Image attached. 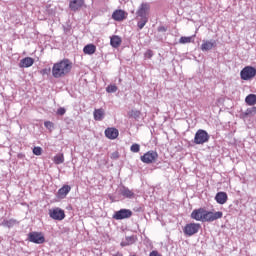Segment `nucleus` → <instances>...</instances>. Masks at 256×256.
Instances as JSON below:
<instances>
[{
    "instance_id": "1",
    "label": "nucleus",
    "mask_w": 256,
    "mask_h": 256,
    "mask_svg": "<svg viewBox=\"0 0 256 256\" xmlns=\"http://www.w3.org/2000/svg\"><path fill=\"white\" fill-rule=\"evenodd\" d=\"M73 69V62L69 59H63L60 62L54 63L52 67V77L54 79H61L71 73Z\"/></svg>"
},
{
    "instance_id": "2",
    "label": "nucleus",
    "mask_w": 256,
    "mask_h": 256,
    "mask_svg": "<svg viewBox=\"0 0 256 256\" xmlns=\"http://www.w3.org/2000/svg\"><path fill=\"white\" fill-rule=\"evenodd\" d=\"M210 139L209 133L203 129H199L194 136L195 145H204V143H208Z\"/></svg>"
},
{
    "instance_id": "3",
    "label": "nucleus",
    "mask_w": 256,
    "mask_h": 256,
    "mask_svg": "<svg viewBox=\"0 0 256 256\" xmlns=\"http://www.w3.org/2000/svg\"><path fill=\"white\" fill-rule=\"evenodd\" d=\"M256 76V68L253 66H245L240 71V77L242 81H250V79H253Z\"/></svg>"
},
{
    "instance_id": "4",
    "label": "nucleus",
    "mask_w": 256,
    "mask_h": 256,
    "mask_svg": "<svg viewBox=\"0 0 256 256\" xmlns=\"http://www.w3.org/2000/svg\"><path fill=\"white\" fill-rule=\"evenodd\" d=\"M199 229H201V224L189 223L186 224L183 231L188 237H193V235L199 233Z\"/></svg>"
},
{
    "instance_id": "5",
    "label": "nucleus",
    "mask_w": 256,
    "mask_h": 256,
    "mask_svg": "<svg viewBox=\"0 0 256 256\" xmlns=\"http://www.w3.org/2000/svg\"><path fill=\"white\" fill-rule=\"evenodd\" d=\"M28 241L36 245H42V243H45V236L41 232H30L28 234Z\"/></svg>"
},
{
    "instance_id": "6",
    "label": "nucleus",
    "mask_w": 256,
    "mask_h": 256,
    "mask_svg": "<svg viewBox=\"0 0 256 256\" xmlns=\"http://www.w3.org/2000/svg\"><path fill=\"white\" fill-rule=\"evenodd\" d=\"M151 11V5L149 3H142L136 11V17H142L149 19V13Z\"/></svg>"
},
{
    "instance_id": "7",
    "label": "nucleus",
    "mask_w": 256,
    "mask_h": 256,
    "mask_svg": "<svg viewBox=\"0 0 256 256\" xmlns=\"http://www.w3.org/2000/svg\"><path fill=\"white\" fill-rule=\"evenodd\" d=\"M132 216L133 211L130 209H120L114 213L113 219H116V221H122V219H130Z\"/></svg>"
},
{
    "instance_id": "8",
    "label": "nucleus",
    "mask_w": 256,
    "mask_h": 256,
    "mask_svg": "<svg viewBox=\"0 0 256 256\" xmlns=\"http://www.w3.org/2000/svg\"><path fill=\"white\" fill-rule=\"evenodd\" d=\"M223 217V212H211L207 211L205 212L204 221L211 223L213 221H217V219H221Z\"/></svg>"
},
{
    "instance_id": "9",
    "label": "nucleus",
    "mask_w": 256,
    "mask_h": 256,
    "mask_svg": "<svg viewBox=\"0 0 256 256\" xmlns=\"http://www.w3.org/2000/svg\"><path fill=\"white\" fill-rule=\"evenodd\" d=\"M157 157H159V154H157V152L155 151H148L147 153H145L143 156H141V161L142 163H154V161L157 160Z\"/></svg>"
},
{
    "instance_id": "10",
    "label": "nucleus",
    "mask_w": 256,
    "mask_h": 256,
    "mask_svg": "<svg viewBox=\"0 0 256 256\" xmlns=\"http://www.w3.org/2000/svg\"><path fill=\"white\" fill-rule=\"evenodd\" d=\"M49 216L55 221H63V219H65V211L60 208H55L49 211Z\"/></svg>"
},
{
    "instance_id": "11",
    "label": "nucleus",
    "mask_w": 256,
    "mask_h": 256,
    "mask_svg": "<svg viewBox=\"0 0 256 256\" xmlns=\"http://www.w3.org/2000/svg\"><path fill=\"white\" fill-rule=\"evenodd\" d=\"M206 210L203 208L195 209L191 213V218L195 221H205Z\"/></svg>"
},
{
    "instance_id": "12",
    "label": "nucleus",
    "mask_w": 256,
    "mask_h": 256,
    "mask_svg": "<svg viewBox=\"0 0 256 256\" xmlns=\"http://www.w3.org/2000/svg\"><path fill=\"white\" fill-rule=\"evenodd\" d=\"M217 47V41L216 40H203L201 45V51H211V49H215Z\"/></svg>"
},
{
    "instance_id": "13",
    "label": "nucleus",
    "mask_w": 256,
    "mask_h": 256,
    "mask_svg": "<svg viewBox=\"0 0 256 256\" xmlns=\"http://www.w3.org/2000/svg\"><path fill=\"white\" fill-rule=\"evenodd\" d=\"M83 5H85V0H72L69 3V8L71 11H79Z\"/></svg>"
},
{
    "instance_id": "14",
    "label": "nucleus",
    "mask_w": 256,
    "mask_h": 256,
    "mask_svg": "<svg viewBox=\"0 0 256 256\" xmlns=\"http://www.w3.org/2000/svg\"><path fill=\"white\" fill-rule=\"evenodd\" d=\"M105 135L107 139H117L119 137V130H117V128H107Z\"/></svg>"
},
{
    "instance_id": "15",
    "label": "nucleus",
    "mask_w": 256,
    "mask_h": 256,
    "mask_svg": "<svg viewBox=\"0 0 256 256\" xmlns=\"http://www.w3.org/2000/svg\"><path fill=\"white\" fill-rule=\"evenodd\" d=\"M227 199H229V197L225 192H218L215 196V201L219 205H225V203H227Z\"/></svg>"
},
{
    "instance_id": "16",
    "label": "nucleus",
    "mask_w": 256,
    "mask_h": 256,
    "mask_svg": "<svg viewBox=\"0 0 256 256\" xmlns=\"http://www.w3.org/2000/svg\"><path fill=\"white\" fill-rule=\"evenodd\" d=\"M120 194L126 197V199H133V197H135V193L125 186L120 188Z\"/></svg>"
},
{
    "instance_id": "17",
    "label": "nucleus",
    "mask_w": 256,
    "mask_h": 256,
    "mask_svg": "<svg viewBox=\"0 0 256 256\" xmlns=\"http://www.w3.org/2000/svg\"><path fill=\"white\" fill-rule=\"evenodd\" d=\"M93 115L95 121H103L105 119V110L103 108L95 109Z\"/></svg>"
},
{
    "instance_id": "18",
    "label": "nucleus",
    "mask_w": 256,
    "mask_h": 256,
    "mask_svg": "<svg viewBox=\"0 0 256 256\" xmlns=\"http://www.w3.org/2000/svg\"><path fill=\"white\" fill-rule=\"evenodd\" d=\"M71 191V186L69 185H64L62 188L58 190V197L60 199H65L67 195H69V192Z\"/></svg>"
},
{
    "instance_id": "19",
    "label": "nucleus",
    "mask_w": 256,
    "mask_h": 256,
    "mask_svg": "<svg viewBox=\"0 0 256 256\" xmlns=\"http://www.w3.org/2000/svg\"><path fill=\"white\" fill-rule=\"evenodd\" d=\"M33 63H35V60L33 58L26 57V58L20 60L19 67H21V68L32 67Z\"/></svg>"
},
{
    "instance_id": "20",
    "label": "nucleus",
    "mask_w": 256,
    "mask_h": 256,
    "mask_svg": "<svg viewBox=\"0 0 256 256\" xmlns=\"http://www.w3.org/2000/svg\"><path fill=\"white\" fill-rule=\"evenodd\" d=\"M135 19L137 21V27H138L139 31H141L147 25V23H149V18H143V17L136 16Z\"/></svg>"
},
{
    "instance_id": "21",
    "label": "nucleus",
    "mask_w": 256,
    "mask_h": 256,
    "mask_svg": "<svg viewBox=\"0 0 256 256\" xmlns=\"http://www.w3.org/2000/svg\"><path fill=\"white\" fill-rule=\"evenodd\" d=\"M112 19H114V21H123V19H125V11L115 10L112 14Z\"/></svg>"
},
{
    "instance_id": "22",
    "label": "nucleus",
    "mask_w": 256,
    "mask_h": 256,
    "mask_svg": "<svg viewBox=\"0 0 256 256\" xmlns=\"http://www.w3.org/2000/svg\"><path fill=\"white\" fill-rule=\"evenodd\" d=\"M83 51L85 55H93V53L97 51V47H95L93 44H88L84 47Z\"/></svg>"
},
{
    "instance_id": "23",
    "label": "nucleus",
    "mask_w": 256,
    "mask_h": 256,
    "mask_svg": "<svg viewBox=\"0 0 256 256\" xmlns=\"http://www.w3.org/2000/svg\"><path fill=\"white\" fill-rule=\"evenodd\" d=\"M128 117L135 119L136 121H139V119H141V111L132 109L128 112Z\"/></svg>"
},
{
    "instance_id": "24",
    "label": "nucleus",
    "mask_w": 256,
    "mask_h": 256,
    "mask_svg": "<svg viewBox=\"0 0 256 256\" xmlns=\"http://www.w3.org/2000/svg\"><path fill=\"white\" fill-rule=\"evenodd\" d=\"M110 45L114 47V49H117L119 45H121V37L119 36H112L110 39Z\"/></svg>"
},
{
    "instance_id": "25",
    "label": "nucleus",
    "mask_w": 256,
    "mask_h": 256,
    "mask_svg": "<svg viewBox=\"0 0 256 256\" xmlns=\"http://www.w3.org/2000/svg\"><path fill=\"white\" fill-rule=\"evenodd\" d=\"M133 243H135V236H128L121 242V247H127L129 245H133Z\"/></svg>"
},
{
    "instance_id": "26",
    "label": "nucleus",
    "mask_w": 256,
    "mask_h": 256,
    "mask_svg": "<svg viewBox=\"0 0 256 256\" xmlns=\"http://www.w3.org/2000/svg\"><path fill=\"white\" fill-rule=\"evenodd\" d=\"M245 103L253 107V105H256V95L255 94H249L245 98Z\"/></svg>"
},
{
    "instance_id": "27",
    "label": "nucleus",
    "mask_w": 256,
    "mask_h": 256,
    "mask_svg": "<svg viewBox=\"0 0 256 256\" xmlns=\"http://www.w3.org/2000/svg\"><path fill=\"white\" fill-rule=\"evenodd\" d=\"M243 117H250V115H256V107L253 106L248 108L245 112L242 113Z\"/></svg>"
},
{
    "instance_id": "28",
    "label": "nucleus",
    "mask_w": 256,
    "mask_h": 256,
    "mask_svg": "<svg viewBox=\"0 0 256 256\" xmlns=\"http://www.w3.org/2000/svg\"><path fill=\"white\" fill-rule=\"evenodd\" d=\"M15 223L16 221L13 220V219H10V220H3L1 225L3 227H8L9 229H11V227H14L15 226Z\"/></svg>"
},
{
    "instance_id": "29",
    "label": "nucleus",
    "mask_w": 256,
    "mask_h": 256,
    "mask_svg": "<svg viewBox=\"0 0 256 256\" xmlns=\"http://www.w3.org/2000/svg\"><path fill=\"white\" fill-rule=\"evenodd\" d=\"M191 41H193V36H182L180 39H179V43L181 45H185L187 43H191Z\"/></svg>"
},
{
    "instance_id": "30",
    "label": "nucleus",
    "mask_w": 256,
    "mask_h": 256,
    "mask_svg": "<svg viewBox=\"0 0 256 256\" xmlns=\"http://www.w3.org/2000/svg\"><path fill=\"white\" fill-rule=\"evenodd\" d=\"M65 162V157L63 156V154H58L54 157V163L56 165H61V163Z\"/></svg>"
},
{
    "instance_id": "31",
    "label": "nucleus",
    "mask_w": 256,
    "mask_h": 256,
    "mask_svg": "<svg viewBox=\"0 0 256 256\" xmlns=\"http://www.w3.org/2000/svg\"><path fill=\"white\" fill-rule=\"evenodd\" d=\"M130 151L132 153H139V151H141V145L135 143V144H132L131 147H130Z\"/></svg>"
},
{
    "instance_id": "32",
    "label": "nucleus",
    "mask_w": 256,
    "mask_h": 256,
    "mask_svg": "<svg viewBox=\"0 0 256 256\" xmlns=\"http://www.w3.org/2000/svg\"><path fill=\"white\" fill-rule=\"evenodd\" d=\"M107 93H117V86L109 85L106 88Z\"/></svg>"
},
{
    "instance_id": "33",
    "label": "nucleus",
    "mask_w": 256,
    "mask_h": 256,
    "mask_svg": "<svg viewBox=\"0 0 256 256\" xmlns=\"http://www.w3.org/2000/svg\"><path fill=\"white\" fill-rule=\"evenodd\" d=\"M41 153H43V149L41 147H34L33 148V154L34 155L39 156V155H41Z\"/></svg>"
},
{
    "instance_id": "34",
    "label": "nucleus",
    "mask_w": 256,
    "mask_h": 256,
    "mask_svg": "<svg viewBox=\"0 0 256 256\" xmlns=\"http://www.w3.org/2000/svg\"><path fill=\"white\" fill-rule=\"evenodd\" d=\"M65 113H67V110H65V108L63 107L58 108L57 115L63 116Z\"/></svg>"
},
{
    "instance_id": "35",
    "label": "nucleus",
    "mask_w": 256,
    "mask_h": 256,
    "mask_svg": "<svg viewBox=\"0 0 256 256\" xmlns=\"http://www.w3.org/2000/svg\"><path fill=\"white\" fill-rule=\"evenodd\" d=\"M44 127H46V129H53V122L51 121H46L44 123Z\"/></svg>"
},
{
    "instance_id": "36",
    "label": "nucleus",
    "mask_w": 256,
    "mask_h": 256,
    "mask_svg": "<svg viewBox=\"0 0 256 256\" xmlns=\"http://www.w3.org/2000/svg\"><path fill=\"white\" fill-rule=\"evenodd\" d=\"M146 59H151L153 57V51L152 50H147L145 53Z\"/></svg>"
},
{
    "instance_id": "37",
    "label": "nucleus",
    "mask_w": 256,
    "mask_h": 256,
    "mask_svg": "<svg viewBox=\"0 0 256 256\" xmlns=\"http://www.w3.org/2000/svg\"><path fill=\"white\" fill-rule=\"evenodd\" d=\"M111 159H119V152H113L111 154Z\"/></svg>"
},
{
    "instance_id": "38",
    "label": "nucleus",
    "mask_w": 256,
    "mask_h": 256,
    "mask_svg": "<svg viewBox=\"0 0 256 256\" xmlns=\"http://www.w3.org/2000/svg\"><path fill=\"white\" fill-rule=\"evenodd\" d=\"M149 256H161V254L157 251H152V252H150Z\"/></svg>"
},
{
    "instance_id": "39",
    "label": "nucleus",
    "mask_w": 256,
    "mask_h": 256,
    "mask_svg": "<svg viewBox=\"0 0 256 256\" xmlns=\"http://www.w3.org/2000/svg\"><path fill=\"white\" fill-rule=\"evenodd\" d=\"M47 73H49V70H48V69H43V70H42V75H47Z\"/></svg>"
},
{
    "instance_id": "40",
    "label": "nucleus",
    "mask_w": 256,
    "mask_h": 256,
    "mask_svg": "<svg viewBox=\"0 0 256 256\" xmlns=\"http://www.w3.org/2000/svg\"><path fill=\"white\" fill-rule=\"evenodd\" d=\"M114 256H123V254H121V253H117L116 255H114Z\"/></svg>"
},
{
    "instance_id": "41",
    "label": "nucleus",
    "mask_w": 256,
    "mask_h": 256,
    "mask_svg": "<svg viewBox=\"0 0 256 256\" xmlns=\"http://www.w3.org/2000/svg\"><path fill=\"white\" fill-rule=\"evenodd\" d=\"M162 31H165V28H162Z\"/></svg>"
}]
</instances>
